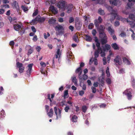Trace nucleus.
Returning a JSON list of instances; mask_svg holds the SVG:
<instances>
[{
  "label": "nucleus",
  "mask_w": 135,
  "mask_h": 135,
  "mask_svg": "<svg viewBox=\"0 0 135 135\" xmlns=\"http://www.w3.org/2000/svg\"><path fill=\"white\" fill-rule=\"evenodd\" d=\"M48 1L50 2V4H54L55 3V1L54 0H49Z\"/></svg>",
  "instance_id": "55"
},
{
  "label": "nucleus",
  "mask_w": 135,
  "mask_h": 135,
  "mask_svg": "<svg viewBox=\"0 0 135 135\" xmlns=\"http://www.w3.org/2000/svg\"><path fill=\"white\" fill-rule=\"evenodd\" d=\"M31 29L32 31H33L34 32H36V30L33 26H32L31 27Z\"/></svg>",
  "instance_id": "62"
},
{
  "label": "nucleus",
  "mask_w": 135,
  "mask_h": 135,
  "mask_svg": "<svg viewBox=\"0 0 135 135\" xmlns=\"http://www.w3.org/2000/svg\"><path fill=\"white\" fill-rule=\"evenodd\" d=\"M55 30L56 31H59L60 30H64L63 26L60 25H58L56 26L55 28Z\"/></svg>",
  "instance_id": "20"
},
{
  "label": "nucleus",
  "mask_w": 135,
  "mask_h": 135,
  "mask_svg": "<svg viewBox=\"0 0 135 135\" xmlns=\"http://www.w3.org/2000/svg\"><path fill=\"white\" fill-rule=\"evenodd\" d=\"M72 82L74 84V85L76 86L77 85V79L75 77L72 80Z\"/></svg>",
  "instance_id": "44"
},
{
  "label": "nucleus",
  "mask_w": 135,
  "mask_h": 135,
  "mask_svg": "<svg viewBox=\"0 0 135 135\" xmlns=\"http://www.w3.org/2000/svg\"><path fill=\"white\" fill-rule=\"evenodd\" d=\"M127 22L129 23V24L131 26V28L132 27V26H133V24L134 23L133 21H130L129 20H127Z\"/></svg>",
  "instance_id": "48"
},
{
  "label": "nucleus",
  "mask_w": 135,
  "mask_h": 135,
  "mask_svg": "<svg viewBox=\"0 0 135 135\" xmlns=\"http://www.w3.org/2000/svg\"><path fill=\"white\" fill-rule=\"evenodd\" d=\"M77 116L75 115H74L72 117L71 120L73 122H75L77 121Z\"/></svg>",
  "instance_id": "28"
},
{
  "label": "nucleus",
  "mask_w": 135,
  "mask_h": 135,
  "mask_svg": "<svg viewBox=\"0 0 135 135\" xmlns=\"http://www.w3.org/2000/svg\"><path fill=\"white\" fill-rule=\"evenodd\" d=\"M106 73L107 74V76L108 77H109L110 74L109 72V68L108 67L107 68V69L106 70Z\"/></svg>",
  "instance_id": "39"
},
{
  "label": "nucleus",
  "mask_w": 135,
  "mask_h": 135,
  "mask_svg": "<svg viewBox=\"0 0 135 135\" xmlns=\"http://www.w3.org/2000/svg\"><path fill=\"white\" fill-rule=\"evenodd\" d=\"M47 112V114L49 117H51L52 116L54 112L52 108H51L50 109L49 112Z\"/></svg>",
  "instance_id": "22"
},
{
  "label": "nucleus",
  "mask_w": 135,
  "mask_h": 135,
  "mask_svg": "<svg viewBox=\"0 0 135 135\" xmlns=\"http://www.w3.org/2000/svg\"><path fill=\"white\" fill-rule=\"evenodd\" d=\"M108 32L111 35H114V31L113 28H112L110 27L109 26L108 28Z\"/></svg>",
  "instance_id": "16"
},
{
  "label": "nucleus",
  "mask_w": 135,
  "mask_h": 135,
  "mask_svg": "<svg viewBox=\"0 0 135 135\" xmlns=\"http://www.w3.org/2000/svg\"><path fill=\"white\" fill-rule=\"evenodd\" d=\"M21 8L22 9L25 11H26L28 10V8L27 7H25L24 6H22Z\"/></svg>",
  "instance_id": "50"
},
{
  "label": "nucleus",
  "mask_w": 135,
  "mask_h": 135,
  "mask_svg": "<svg viewBox=\"0 0 135 135\" xmlns=\"http://www.w3.org/2000/svg\"><path fill=\"white\" fill-rule=\"evenodd\" d=\"M45 19V18L41 17L38 22L40 23H41L44 21Z\"/></svg>",
  "instance_id": "41"
},
{
  "label": "nucleus",
  "mask_w": 135,
  "mask_h": 135,
  "mask_svg": "<svg viewBox=\"0 0 135 135\" xmlns=\"http://www.w3.org/2000/svg\"><path fill=\"white\" fill-rule=\"evenodd\" d=\"M97 33V31L96 30L94 29L92 31V34L94 35L95 36Z\"/></svg>",
  "instance_id": "63"
},
{
  "label": "nucleus",
  "mask_w": 135,
  "mask_h": 135,
  "mask_svg": "<svg viewBox=\"0 0 135 135\" xmlns=\"http://www.w3.org/2000/svg\"><path fill=\"white\" fill-rule=\"evenodd\" d=\"M55 9V8L54 6H51L49 7V9L51 12L52 11H54V10Z\"/></svg>",
  "instance_id": "56"
},
{
  "label": "nucleus",
  "mask_w": 135,
  "mask_h": 135,
  "mask_svg": "<svg viewBox=\"0 0 135 135\" xmlns=\"http://www.w3.org/2000/svg\"><path fill=\"white\" fill-rule=\"evenodd\" d=\"M88 109L86 105H83L82 106V111L84 113H85Z\"/></svg>",
  "instance_id": "36"
},
{
  "label": "nucleus",
  "mask_w": 135,
  "mask_h": 135,
  "mask_svg": "<svg viewBox=\"0 0 135 135\" xmlns=\"http://www.w3.org/2000/svg\"><path fill=\"white\" fill-rule=\"evenodd\" d=\"M9 44L11 46H13L15 44L14 42L13 41H11L9 42Z\"/></svg>",
  "instance_id": "57"
},
{
  "label": "nucleus",
  "mask_w": 135,
  "mask_h": 135,
  "mask_svg": "<svg viewBox=\"0 0 135 135\" xmlns=\"http://www.w3.org/2000/svg\"><path fill=\"white\" fill-rule=\"evenodd\" d=\"M33 52V49L31 47L29 49L27 55H30Z\"/></svg>",
  "instance_id": "37"
},
{
  "label": "nucleus",
  "mask_w": 135,
  "mask_h": 135,
  "mask_svg": "<svg viewBox=\"0 0 135 135\" xmlns=\"http://www.w3.org/2000/svg\"><path fill=\"white\" fill-rule=\"evenodd\" d=\"M40 64L41 66L42 67L45 68L46 66V64L44 62L41 61Z\"/></svg>",
  "instance_id": "45"
},
{
  "label": "nucleus",
  "mask_w": 135,
  "mask_h": 135,
  "mask_svg": "<svg viewBox=\"0 0 135 135\" xmlns=\"http://www.w3.org/2000/svg\"><path fill=\"white\" fill-rule=\"evenodd\" d=\"M103 64L104 65H105L107 64V62L106 60V58L105 57H104L103 59Z\"/></svg>",
  "instance_id": "61"
},
{
  "label": "nucleus",
  "mask_w": 135,
  "mask_h": 135,
  "mask_svg": "<svg viewBox=\"0 0 135 135\" xmlns=\"http://www.w3.org/2000/svg\"><path fill=\"white\" fill-rule=\"evenodd\" d=\"M54 111L55 112V114L56 115V119H58V112H57V108L56 107H55L54 108Z\"/></svg>",
  "instance_id": "33"
},
{
  "label": "nucleus",
  "mask_w": 135,
  "mask_h": 135,
  "mask_svg": "<svg viewBox=\"0 0 135 135\" xmlns=\"http://www.w3.org/2000/svg\"><path fill=\"white\" fill-rule=\"evenodd\" d=\"M76 73H79V76L81 75L82 73V69L81 67L78 68L75 71Z\"/></svg>",
  "instance_id": "24"
},
{
  "label": "nucleus",
  "mask_w": 135,
  "mask_h": 135,
  "mask_svg": "<svg viewBox=\"0 0 135 135\" xmlns=\"http://www.w3.org/2000/svg\"><path fill=\"white\" fill-rule=\"evenodd\" d=\"M86 38V41H90V42L92 40V38L91 37L89 36L86 35L85 36Z\"/></svg>",
  "instance_id": "35"
},
{
  "label": "nucleus",
  "mask_w": 135,
  "mask_h": 135,
  "mask_svg": "<svg viewBox=\"0 0 135 135\" xmlns=\"http://www.w3.org/2000/svg\"><path fill=\"white\" fill-rule=\"evenodd\" d=\"M21 30L20 31V32L22 34H23L25 32V30L24 28H21L20 29Z\"/></svg>",
  "instance_id": "54"
},
{
  "label": "nucleus",
  "mask_w": 135,
  "mask_h": 135,
  "mask_svg": "<svg viewBox=\"0 0 135 135\" xmlns=\"http://www.w3.org/2000/svg\"><path fill=\"white\" fill-rule=\"evenodd\" d=\"M111 45L112 47L115 50H119V47L115 43H112Z\"/></svg>",
  "instance_id": "18"
},
{
  "label": "nucleus",
  "mask_w": 135,
  "mask_h": 135,
  "mask_svg": "<svg viewBox=\"0 0 135 135\" xmlns=\"http://www.w3.org/2000/svg\"><path fill=\"white\" fill-rule=\"evenodd\" d=\"M64 109L66 112H67L70 109V107L68 106H67Z\"/></svg>",
  "instance_id": "52"
},
{
  "label": "nucleus",
  "mask_w": 135,
  "mask_h": 135,
  "mask_svg": "<svg viewBox=\"0 0 135 135\" xmlns=\"http://www.w3.org/2000/svg\"><path fill=\"white\" fill-rule=\"evenodd\" d=\"M99 80L100 82L101 86H103L104 85V78L102 77V78H99Z\"/></svg>",
  "instance_id": "27"
},
{
  "label": "nucleus",
  "mask_w": 135,
  "mask_h": 135,
  "mask_svg": "<svg viewBox=\"0 0 135 135\" xmlns=\"http://www.w3.org/2000/svg\"><path fill=\"white\" fill-rule=\"evenodd\" d=\"M56 21V20L55 18H51L49 19L48 22L49 24L53 25L55 24Z\"/></svg>",
  "instance_id": "13"
},
{
  "label": "nucleus",
  "mask_w": 135,
  "mask_h": 135,
  "mask_svg": "<svg viewBox=\"0 0 135 135\" xmlns=\"http://www.w3.org/2000/svg\"><path fill=\"white\" fill-rule=\"evenodd\" d=\"M94 27L93 23H91L89 24L88 26V28L89 29H92Z\"/></svg>",
  "instance_id": "46"
},
{
  "label": "nucleus",
  "mask_w": 135,
  "mask_h": 135,
  "mask_svg": "<svg viewBox=\"0 0 135 135\" xmlns=\"http://www.w3.org/2000/svg\"><path fill=\"white\" fill-rule=\"evenodd\" d=\"M73 40L74 41H75V42H78V36L76 35H75L73 37Z\"/></svg>",
  "instance_id": "43"
},
{
  "label": "nucleus",
  "mask_w": 135,
  "mask_h": 135,
  "mask_svg": "<svg viewBox=\"0 0 135 135\" xmlns=\"http://www.w3.org/2000/svg\"><path fill=\"white\" fill-rule=\"evenodd\" d=\"M129 31H131L132 33L131 35L132 39L133 40H135V33H134V31L131 28L129 29Z\"/></svg>",
  "instance_id": "32"
},
{
  "label": "nucleus",
  "mask_w": 135,
  "mask_h": 135,
  "mask_svg": "<svg viewBox=\"0 0 135 135\" xmlns=\"http://www.w3.org/2000/svg\"><path fill=\"white\" fill-rule=\"evenodd\" d=\"M72 53L70 51H68L67 52V56L68 58V60H70V59L73 60V56L71 55Z\"/></svg>",
  "instance_id": "14"
},
{
  "label": "nucleus",
  "mask_w": 135,
  "mask_h": 135,
  "mask_svg": "<svg viewBox=\"0 0 135 135\" xmlns=\"http://www.w3.org/2000/svg\"><path fill=\"white\" fill-rule=\"evenodd\" d=\"M33 65V63H31L29 64L27 66L28 67V70H27L26 73V74L28 76H29L30 75L31 72L32 70V67Z\"/></svg>",
  "instance_id": "8"
},
{
  "label": "nucleus",
  "mask_w": 135,
  "mask_h": 135,
  "mask_svg": "<svg viewBox=\"0 0 135 135\" xmlns=\"http://www.w3.org/2000/svg\"><path fill=\"white\" fill-rule=\"evenodd\" d=\"M74 21V19L72 17H70L69 20V23H71L73 22Z\"/></svg>",
  "instance_id": "51"
},
{
  "label": "nucleus",
  "mask_w": 135,
  "mask_h": 135,
  "mask_svg": "<svg viewBox=\"0 0 135 135\" xmlns=\"http://www.w3.org/2000/svg\"><path fill=\"white\" fill-rule=\"evenodd\" d=\"M103 21V20L101 17L99 16L98 19H96L94 21V24L96 27H98L99 24Z\"/></svg>",
  "instance_id": "4"
},
{
  "label": "nucleus",
  "mask_w": 135,
  "mask_h": 135,
  "mask_svg": "<svg viewBox=\"0 0 135 135\" xmlns=\"http://www.w3.org/2000/svg\"><path fill=\"white\" fill-rule=\"evenodd\" d=\"M102 44H105L107 42V37L106 34L99 36Z\"/></svg>",
  "instance_id": "1"
},
{
  "label": "nucleus",
  "mask_w": 135,
  "mask_h": 135,
  "mask_svg": "<svg viewBox=\"0 0 135 135\" xmlns=\"http://www.w3.org/2000/svg\"><path fill=\"white\" fill-rule=\"evenodd\" d=\"M37 40V36L36 35H35L33 38V40L34 41H36Z\"/></svg>",
  "instance_id": "59"
},
{
  "label": "nucleus",
  "mask_w": 135,
  "mask_h": 135,
  "mask_svg": "<svg viewBox=\"0 0 135 135\" xmlns=\"http://www.w3.org/2000/svg\"><path fill=\"white\" fill-rule=\"evenodd\" d=\"M83 18L85 20V25H87L88 22L89 21V16L85 15L83 17Z\"/></svg>",
  "instance_id": "17"
},
{
  "label": "nucleus",
  "mask_w": 135,
  "mask_h": 135,
  "mask_svg": "<svg viewBox=\"0 0 135 135\" xmlns=\"http://www.w3.org/2000/svg\"><path fill=\"white\" fill-rule=\"evenodd\" d=\"M2 7L3 8H9V5L7 4H3V5Z\"/></svg>",
  "instance_id": "60"
},
{
  "label": "nucleus",
  "mask_w": 135,
  "mask_h": 135,
  "mask_svg": "<svg viewBox=\"0 0 135 135\" xmlns=\"http://www.w3.org/2000/svg\"><path fill=\"white\" fill-rule=\"evenodd\" d=\"M111 48V46L110 45L108 44H106L105 45V47L103 48V50L105 51L106 50H109Z\"/></svg>",
  "instance_id": "21"
},
{
  "label": "nucleus",
  "mask_w": 135,
  "mask_h": 135,
  "mask_svg": "<svg viewBox=\"0 0 135 135\" xmlns=\"http://www.w3.org/2000/svg\"><path fill=\"white\" fill-rule=\"evenodd\" d=\"M98 12L100 15H104L105 14L104 11L101 8H99V9Z\"/></svg>",
  "instance_id": "34"
},
{
  "label": "nucleus",
  "mask_w": 135,
  "mask_h": 135,
  "mask_svg": "<svg viewBox=\"0 0 135 135\" xmlns=\"http://www.w3.org/2000/svg\"><path fill=\"white\" fill-rule=\"evenodd\" d=\"M106 81L108 84H110L111 83V80L109 78H108L106 80Z\"/></svg>",
  "instance_id": "49"
},
{
  "label": "nucleus",
  "mask_w": 135,
  "mask_h": 135,
  "mask_svg": "<svg viewBox=\"0 0 135 135\" xmlns=\"http://www.w3.org/2000/svg\"><path fill=\"white\" fill-rule=\"evenodd\" d=\"M81 25L79 24H76L75 27L76 29L78 30H79L81 28Z\"/></svg>",
  "instance_id": "38"
},
{
  "label": "nucleus",
  "mask_w": 135,
  "mask_h": 135,
  "mask_svg": "<svg viewBox=\"0 0 135 135\" xmlns=\"http://www.w3.org/2000/svg\"><path fill=\"white\" fill-rule=\"evenodd\" d=\"M13 27L14 29L15 30L18 31H19L22 27L21 26L17 24L14 25Z\"/></svg>",
  "instance_id": "11"
},
{
  "label": "nucleus",
  "mask_w": 135,
  "mask_h": 135,
  "mask_svg": "<svg viewBox=\"0 0 135 135\" xmlns=\"http://www.w3.org/2000/svg\"><path fill=\"white\" fill-rule=\"evenodd\" d=\"M91 89L92 90V92L93 93H95L96 92V89L95 87L94 86H92Z\"/></svg>",
  "instance_id": "47"
},
{
  "label": "nucleus",
  "mask_w": 135,
  "mask_h": 135,
  "mask_svg": "<svg viewBox=\"0 0 135 135\" xmlns=\"http://www.w3.org/2000/svg\"><path fill=\"white\" fill-rule=\"evenodd\" d=\"M13 5L14 7L16 8L17 10H18L19 9V6L18 3L17 1H15L13 2Z\"/></svg>",
  "instance_id": "25"
},
{
  "label": "nucleus",
  "mask_w": 135,
  "mask_h": 135,
  "mask_svg": "<svg viewBox=\"0 0 135 135\" xmlns=\"http://www.w3.org/2000/svg\"><path fill=\"white\" fill-rule=\"evenodd\" d=\"M93 85L94 86V87H97L98 85V83L97 82H94L93 84Z\"/></svg>",
  "instance_id": "64"
},
{
  "label": "nucleus",
  "mask_w": 135,
  "mask_h": 135,
  "mask_svg": "<svg viewBox=\"0 0 135 135\" xmlns=\"http://www.w3.org/2000/svg\"><path fill=\"white\" fill-rule=\"evenodd\" d=\"M38 9H36L34 11V12L33 13L32 15V16L34 17L36 16L38 14Z\"/></svg>",
  "instance_id": "42"
},
{
  "label": "nucleus",
  "mask_w": 135,
  "mask_h": 135,
  "mask_svg": "<svg viewBox=\"0 0 135 135\" xmlns=\"http://www.w3.org/2000/svg\"><path fill=\"white\" fill-rule=\"evenodd\" d=\"M133 4L131 2H128L127 4V6L128 7L127 8V9L130 8H131L132 7L133 5Z\"/></svg>",
  "instance_id": "40"
},
{
  "label": "nucleus",
  "mask_w": 135,
  "mask_h": 135,
  "mask_svg": "<svg viewBox=\"0 0 135 135\" xmlns=\"http://www.w3.org/2000/svg\"><path fill=\"white\" fill-rule=\"evenodd\" d=\"M65 2L63 0L60 1L58 3L57 6L59 8H63L65 4Z\"/></svg>",
  "instance_id": "7"
},
{
  "label": "nucleus",
  "mask_w": 135,
  "mask_h": 135,
  "mask_svg": "<svg viewBox=\"0 0 135 135\" xmlns=\"http://www.w3.org/2000/svg\"><path fill=\"white\" fill-rule=\"evenodd\" d=\"M114 61L115 63H117L119 65L121 64V60L120 56L118 55L116 57Z\"/></svg>",
  "instance_id": "10"
},
{
  "label": "nucleus",
  "mask_w": 135,
  "mask_h": 135,
  "mask_svg": "<svg viewBox=\"0 0 135 135\" xmlns=\"http://www.w3.org/2000/svg\"><path fill=\"white\" fill-rule=\"evenodd\" d=\"M17 67L19 68V72L20 73H22L24 70L25 68L23 66V65L22 63L18 62H17L16 64Z\"/></svg>",
  "instance_id": "3"
},
{
  "label": "nucleus",
  "mask_w": 135,
  "mask_h": 135,
  "mask_svg": "<svg viewBox=\"0 0 135 135\" xmlns=\"http://www.w3.org/2000/svg\"><path fill=\"white\" fill-rule=\"evenodd\" d=\"M129 18L132 21H134L135 20V17L133 14H130L129 15Z\"/></svg>",
  "instance_id": "29"
},
{
  "label": "nucleus",
  "mask_w": 135,
  "mask_h": 135,
  "mask_svg": "<svg viewBox=\"0 0 135 135\" xmlns=\"http://www.w3.org/2000/svg\"><path fill=\"white\" fill-rule=\"evenodd\" d=\"M110 14L112 17L111 19L112 20H113L116 18L118 16L116 11L113 9H112L110 12Z\"/></svg>",
  "instance_id": "6"
},
{
  "label": "nucleus",
  "mask_w": 135,
  "mask_h": 135,
  "mask_svg": "<svg viewBox=\"0 0 135 135\" xmlns=\"http://www.w3.org/2000/svg\"><path fill=\"white\" fill-rule=\"evenodd\" d=\"M73 5L71 4H69L66 6V9L67 10L66 12L68 13H70L71 11L73 8Z\"/></svg>",
  "instance_id": "9"
},
{
  "label": "nucleus",
  "mask_w": 135,
  "mask_h": 135,
  "mask_svg": "<svg viewBox=\"0 0 135 135\" xmlns=\"http://www.w3.org/2000/svg\"><path fill=\"white\" fill-rule=\"evenodd\" d=\"M68 90H65L64 91V99L67 98L68 97Z\"/></svg>",
  "instance_id": "30"
},
{
  "label": "nucleus",
  "mask_w": 135,
  "mask_h": 135,
  "mask_svg": "<svg viewBox=\"0 0 135 135\" xmlns=\"http://www.w3.org/2000/svg\"><path fill=\"white\" fill-rule=\"evenodd\" d=\"M79 77L80 80H85L88 79V76L87 75L84 74V75H83L82 76L80 75L79 76Z\"/></svg>",
  "instance_id": "19"
},
{
  "label": "nucleus",
  "mask_w": 135,
  "mask_h": 135,
  "mask_svg": "<svg viewBox=\"0 0 135 135\" xmlns=\"http://www.w3.org/2000/svg\"><path fill=\"white\" fill-rule=\"evenodd\" d=\"M41 17L40 15H38L37 16L36 18L33 19L31 22V23H35L36 21L38 22L40 19Z\"/></svg>",
  "instance_id": "15"
},
{
  "label": "nucleus",
  "mask_w": 135,
  "mask_h": 135,
  "mask_svg": "<svg viewBox=\"0 0 135 135\" xmlns=\"http://www.w3.org/2000/svg\"><path fill=\"white\" fill-rule=\"evenodd\" d=\"M5 114H6L5 113L4 111L3 110H2L1 111L0 113V115L1 116H3V117H4V115H5Z\"/></svg>",
  "instance_id": "53"
},
{
  "label": "nucleus",
  "mask_w": 135,
  "mask_h": 135,
  "mask_svg": "<svg viewBox=\"0 0 135 135\" xmlns=\"http://www.w3.org/2000/svg\"><path fill=\"white\" fill-rule=\"evenodd\" d=\"M118 1V0H110L109 2L111 4L116 6L117 4Z\"/></svg>",
  "instance_id": "23"
},
{
  "label": "nucleus",
  "mask_w": 135,
  "mask_h": 135,
  "mask_svg": "<svg viewBox=\"0 0 135 135\" xmlns=\"http://www.w3.org/2000/svg\"><path fill=\"white\" fill-rule=\"evenodd\" d=\"M61 110L59 109H58V116L59 117L61 118Z\"/></svg>",
  "instance_id": "58"
},
{
  "label": "nucleus",
  "mask_w": 135,
  "mask_h": 135,
  "mask_svg": "<svg viewBox=\"0 0 135 135\" xmlns=\"http://www.w3.org/2000/svg\"><path fill=\"white\" fill-rule=\"evenodd\" d=\"M50 94H48L47 95V99L49 100L50 102V105H51V102L52 101V100L53 99V98L54 97V94H51V98H50Z\"/></svg>",
  "instance_id": "12"
},
{
  "label": "nucleus",
  "mask_w": 135,
  "mask_h": 135,
  "mask_svg": "<svg viewBox=\"0 0 135 135\" xmlns=\"http://www.w3.org/2000/svg\"><path fill=\"white\" fill-rule=\"evenodd\" d=\"M60 49H58L56 52V54L55 55V58L56 59H57L58 57V56H59V57L60 55Z\"/></svg>",
  "instance_id": "31"
},
{
  "label": "nucleus",
  "mask_w": 135,
  "mask_h": 135,
  "mask_svg": "<svg viewBox=\"0 0 135 135\" xmlns=\"http://www.w3.org/2000/svg\"><path fill=\"white\" fill-rule=\"evenodd\" d=\"M99 52L98 51H95L94 52V60H95L97 61V58L99 56Z\"/></svg>",
  "instance_id": "26"
},
{
  "label": "nucleus",
  "mask_w": 135,
  "mask_h": 135,
  "mask_svg": "<svg viewBox=\"0 0 135 135\" xmlns=\"http://www.w3.org/2000/svg\"><path fill=\"white\" fill-rule=\"evenodd\" d=\"M123 94L127 95L128 99L129 100H131L132 98V93L127 90H125L123 93Z\"/></svg>",
  "instance_id": "5"
},
{
  "label": "nucleus",
  "mask_w": 135,
  "mask_h": 135,
  "mask_svg": "<svg viewBox=\"0 0 135 135\" xmlns=\"http://www.w3.org/2000/svg\"><path fill=\"white\" fill-rule=\"evenodd\" d=\"M97 27L99 33V36L103 35L104 34H105L104 32L105 27L104 26L101 25L99 26L98 27Z\"/></svg>",
  "instance_id": "2"
}]
</instances>
